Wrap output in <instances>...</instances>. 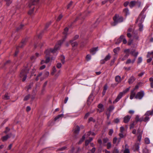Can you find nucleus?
Here are the masks:
<instances>
[{
    "instance_id": "f257e3e1",
    "label": "nucleus",
    "mask_w": 153,
    "mask_h": 153,
    "mask_svg": "<svg viewBox=\"0 0 153 153\" xmlns=\"http://www.w3.org/2000/svg\"><path fill=\"white\" fill-rule=\"evenodd\" d=\"M68 28L67 27L65 28L64 30V31L63 32V34L64 35L65 37L62 40L59 41L56 44L54 48L50 49L49 50H47L45 51V54H46L45 57L46 63L49 62L50 60L51 54L54 53L56 51L60 48V46L63 42L65 41L66 38L67 33L68 30Z\"/></svg>"
},
{
    "instance_id": "f03ea898",
    "label": "nucleus",
    "mask_w": 153,
    "mask_h": 153,
    "mask_svg": "<svg viewBox=\"0 0 153 153\" xmlns=\"http://www.w3.org/2000/svg\"><path fill=\"white\" fill-rule=\"evenodd\" d=\"M29 70V68L28 66L26 67L23 69L20 72V76L21 78H22V81H25L27 77V74L28 73Z\"/></svg>"
},
{
    "instance_id": "7ed1b4c3",
    "label": "nucleus",
    "mask_w": 153,
    "mask_h": 153,
    "mask_svg": "<svg viewBox=\"0 0 153 153\" xmlns=\"http://www.w3.org/2000/svg\"><path fill=\"white\" fill-rule=\"evenodd\" d=\"M113 19L114 22L112 23L111 25L114 26L116 25L118 23L122 22L123 21V18L117 14L114 16L113 18Z\"/></svg>"
},
{
    "instance_id": "20e7f679",
    "label": "nucleus",
    "mask_w": 153,
    "mask_h": 153,
    "mask_svg": "<svg viewBox=\"0 0 153 153\" xmlns=\"http://www.w3.org/2000/svg\"><path fill=\"white\" fill-rule=\"evenodd\" d=\"M144 95V92L143 91H141L138 92L135 96V98L139 100H141Z\"/></svg>"
},
{
    "instance_id": "39448f33",
    "label": "nucleus",
    "mask_w": 153,
    "mask_h": 153,
    "mask_svg": "<svg viewBox=\"0 0 153 153\" xmlns=\"http://www.w3.org/2000/svg\"><path fill=\"white\" fill-rule=\"evenodd\" d=\"M124 52L125 53V55L121 59V60L123 61L126 60L130 54V50L129 49H125L124 51Z\"/></svg>"
},
{
    "instance_id": "423d86ee",
    "label": "nucleus",
    "mask_w": 153,
    "mask_h": 153,
    "mask_svg": "<svg viewBox=\"0 0 153 153\" xmlns=\"http://www.w3.org/2000/svg\"><path fill=\"white\" fill-rule=\"evenodd\" d=\"M80 131L79 127L77 126H76L74 132V137L75 139L78 138V135Z\"/></svg>"
},
{
    "instance_id": "0eeeda50",
    "label": "nucleus",
    "mask_w": 153,
    "mask_h": 153,
    "mask_svg": "<svg viewBox=\"0 0 153 153\" xmlns=\"http://www.w3.org/2000/svg\"><path fill=\"white\" fill-rule=\"evenodd\" d=\"M39 0H31L29 5L30 8H31L33 5L37 4L39 2Z\"/></svg>"
},
{
    "instance_id": "6e6552de",
    "label": "nucleus",
    "mask_w": 153,
    "mask_h": 153,
    "mask_svg": "<svg viewBox=\"0 0 153 153\" xmlns=\"http://www.w3.org/2000/svg\"><path fill=\"white\" fill-rule=\"evenodd\" d=\"M139 4V6H140V2H138L135 1H132L130 2L129 4V6L131 8H132L135 5H137V4Z\"/></svg>"
},
{
    "instance_id": "1a4fd4ad",
    "label": "nucleus",
    "mask_w": 153,
    "mask_h": 153,
    "mask_svg": "<svg viewBox=\"0 0 153 153\" xmlns=\"http://www.w3.org/2000/svg\"><path fill=\"white\" fill-rule=\"evenodd\" d=\"M123 92H120L118 94L116 99L113 102V103H115L118 102L123 96Z\"/></svg>"
},
{
    "instance_id": "9d476101",
    "label": "nucleus",
    "mask_w": 153,
    "mask_h": 153,
    "mask_svg": "<svg viewBox=\"0 0 153 153\" xmlns=\"http://www.w3.org/2000/svg\"><path fill=\"white\" fill-rule=\"evenodd\" d=\"M26 43V39H23L22 41L19 44V46L17 47L18 48H22L25 45Z\"/></svg>"
},
{
    "instance_id": "9b49d317",
    "label": "nucleus",
    "mask_w": 153,
    "mask_h": 153,
    "mask_svg": "<svg viewBox=\"0 0 153 153\" xmlns=\"http://www.w3.org/2000/svg\"><path fill=\"white\" fill-rule=\"evenodd\" d=\"M131 118V116L128 115H126L124 117L123 122L125 123H128L129 122Z\"/></svg>"
},
{
    "instance_id": "f8f14e48",
    "label": "nucleus",
    "mask_w": 153,
    "mask_h": 153,
    "mask_svg": "<svg viewBox=\"0 0 153 153\" xmlns=\"http://www.w3.org/2000/svg\"><path fill=\"white\" fill-rule=\"evenodd\" d=\"M130 54L134 56L135 58H136L138 54V52H135V50H133L131 51H130Z\"/></svg>"
},
{
    "instance_id": "ddd939ff",
    "label": "nucleus",
    "mask_w": 153,
    "mask_h": 153,
    "mask_svg": "<svg viewBox=\"0 0 153 153\" xmlns=\"http://www.w3.org/2000/svg\"><path fill=\"white\" fill-rule=\"evenodd\" d=\"M49 74V72L48 71H45L43 72V76L40 78V80L42 81L45 78L47 77Z\"/></svg>"
},
{
    "instance_id": "4468645a",
    "label": "nucleus",
    "mask_w": 153,
    "mask_h": 153,
    "mask_svg": "<svg viewBox=\"0 0 153 153\" xmlns=\"http://www.w3.org/2000/svg\"><path fill=\"white\" fill-rule=\"evenodd\" d=\"M144 18L145 17L144 15H143L142 14H140L138 17V20L140 21V23H142L144 21Z\"/></svg>"
},
{
    "instance_id": "2eb2a0df",
    "label": "nucleus",
    "mask_w": 153,
    "mask_h": 153,
    "mask_svg": "<svg viewBox=\"0 0 153 153\" xmlns=\"http://www.w3.org/2000/svg\"><path fill=\"white\" fill-rule=\"evenodd\" d=\"M11 134H8L2 137V140L3 141L7 140L8 139L10 138L11 136Z\"/></svg>"
},
{
    "instance_id": "dca6fc26",
    "label": "nucleus",
    "mask_w": 153,
    "mask_h": 153,
    "mask_svg": "<svg viewBox=\"0 0 153 153\" xmlns=\"http://www.w3.org/2000/svg\"><path fill=\"white\" fill-rule=\"evenodd\" d=\"M98 51V47L93 48L91 49L90 51V52L93 55L97 51Z\"/></svg>"
},
{
    "instance_id": "f3484780",
    "label": "nucleus",
    "mask_w": 153,
    "mask_h": 153,
    "mask_svg": "<svg viewBox=\"0 0 153 153\" xmlns=\"http://www.w3.org/2000/svg\"><path fill=\"white\" fill-rule=\"evenodd\" d=\"M135 92L134 91V90H132L131 91V95L130 97V99L131 100H132L134 97H135Z\"/></svg>"
},
{
    "instance_id": "a211bd4d",
    "label": "nucleus",
    "mask_w": 153,
    "mask_h": 153,
    "mask_svg": "<svg viewBox=\"0 0 153 153\" xmlns=\"http://www.w3.org/2000/svg\"><path fill=\"white\" fill-rule=\"evenodd\" d=\"M80 149L78 148L75 150V149L74 147H72L71 151V153H79V151Z\"/></svg>"
},
{
    "instance_id": "6ab92c4d",
    "label": "nucleus",
    "mask_w": 153,
    "mask_h": 153,
    "mask_svg": "<svg viewBox=\"0 0 153 153\" xmlns=\"http://www.w3.org/2000/svg\"><path fill=\"white\" fill-rule=\"evenodd\" d=\"M70 42L73 47L76 46L78 45V43L76 42H74L73 40H71L70 41Z\"/></svg>"
},
{
    "instance_id": "aec40b11",
    "label": "nucleus",
    "mask_w": 153,
    "mask_h": 153,
    "mask_svg": "<svg viewBox=\"0 0 153 153\" xmlns=\"http://www.w3.org/2000/svg\"><path fill=\"white\" fill-rule=\"evenodd\" d=\"M121 77L119 76H117L115 77V81L116 82L119 83L121 81Z\"/></svg>"
},
{
    "instance_id": "412c9836",
    "label": "nucleus",
    "mask_w": 153,
    "mask_h": 153,
    "mask_svg": "<svg viewBox=\"0 0 153 153\" xmlns=\"http://www.w3.org/2000/svg\"><path fill=\"white\" fill-rule=\"evenodd\" d=\"M139 144L138 143H136L135 144L133 148L134 149L135 151H138L139 149Z\"/></svg>"
},
{
    "instance_id": "4be33fe9",
    "label": "nucleus",
    "mask_w": 153,
    "mask_h": 153,
    "mask_svg": "<svg viewBox=\"0 0 153 153\" xmlns=\"http://www.w3.org/2000/svg\"><path fill=\"white\" fill-rule=\"evenodd\" d=\"M123 12L126 16L129 15V10L127 8H126L124 9L123 10Z\"/></svg>"
},
{
    "instance_id": "5701e85b",
    "label": "nucleus",
    "mask_w": 153,
    "mask_h": 153,
    "mask_svg": "<svg viewBox=\"0 0 153 153\" xmlns=\"http://www.w3.org/2000/svg\"><path fill=\"white\" fill-rule=\"evenodd\" d=\"M147 116H152L153 115V109L151 111H147L145 114Z\"/></svg>"
},
{
    "instance_id": "b1692460",
    "label": "nucleus",
    "mask_w": 153,
    "mask_h": 153,
    "mask_svg": "<svg viewBox=\"0 0 153 153\" xmlns=\"http://www.w3.org/2000/svg\"><path fill=\"white\" fill-rule=\"evenodd\" d=\"M135 80V78L133 76H131L130 78L128 80V83L130 84L133 83Z\"/></svg>"
},
{
    "instance_id": "393cba45",
    "label": "nucleus",
    "mask_w": 153,
    "mask_h": 153,
    "mask_svg": "<svg viewBox=\"0 0 153 153\" xmlns=\"http://www.w3.org/2000/svg\"><path fill=\"white\" fill-rule=\"evenodd\" d=\"M143 121L144 122H146L148 121L149 120V118L148 117V116H147V115H146L145 114L143 116Z\"/></svg>"
},
{
    "instance_id": "a878e982",
    "label": "nucleus",
    "mask_w": 153,
    "mask_h": 153,
    "mask_svg": "<svg viewBox=\"0 0 153 153\" xmlns=\"http://www.w3.org/2000/svg\"><path fill=\"white\" fill-rule=\"evenodd\" d=\"M120 49L119 47H117L113 50V52L114 53V55L115 56L117 54V53Z\"/></svg>"
},
{
    "instance_id": "bb28decb",
    "label": "nucleus",
    "mask_w": 153,
    "mask_h": 153,
    "mask_svg": "<svg viewBox=\"0 0 153 153\" xmlns=\"http://www.w3.org/2000/svg\"><path fill=\"white\" fill-rule=\"evenodd\" d=\"M4 1L6 2V5L7 7L9 6L12 2L11 0H4Z\"/></svg>"
},
{
    "instance_id": "cd10ccee",
    "label": "nucleus",
    "mask_w": 153,
    "mask_h": 153,
    "mask_svg": "<svg viewBox=\"0 0 153 153\" xmlns=\"http://www.w3.org/2000/svg\"><path fill=\"white\" fill-rule=\"evenodd\" d=\"M85 138V135H83L82 138L78 142V144H81L84 141Z\"/></svg>"
},
{
    "instance_id": "c85d7f7f",
    "label": "nucleus",
    "mask_w": 153,
    "mask_h": 153,
    "mask_svg": "<svg viewBox=\"0 0 153 153\" xmlns=\"http://www.w3.org/2000/svg\"><path fill=\"white\" fill-rule=\"evenodd\" d=\"M151 57L153 58V51L151 52H148L147 55V58H149Z\"/></svg>"
},
{
    "instance_id": "c756f323",
    "label": "nucleus",
    "mask_w": 153,
    "mask_h": 153,
    "mask_svg": "<svg viewBox=\"0 0 153 153\" xmlns=\"http://www.w3.org/2000/svg\"><path fill=\"white\" fill-rule=\"evenodd\" d=\"M39 56V54L38 53H36L35 56H33L31 57V60H33L36 58V57H38Z\"/></svg>"
},
{
    "instance_id": "7c9ffc66",
    "label": "nucleus",
    "mask_w": 153,
    "mask_h": 153,
    "mask_svg": "<svg viewBox=\"0 0 153 153\" xmlns=\"http://www.w3.org/2000/svg\"><path fill=\"white\" fill-rule=\"evenodd\" d=\"M111 56L110 53H108V54L104 58L105 60V61H107L109 60L111 58Z\"/></svg>"
},
{
    "instance_id": "2f4dec72",
    "label": "nucleus",
    "mask_w": 153,
    "mask_h": 153,
    "mask_svg": "<svg viewBox=\"0 0 153 153\" xmlns=\"http://www.w3.org/2000/svg\"><path fill=\"white\" fill-rule=\"evenodd\" d=\"M114 107L113 105H110L109 106L108 110L109 112L111 113L114 109Z\"/></svg>"
},
{
    "instance_id": "473e14b6",
    "label": "nucleus",
    "mask_w": 153,
    "mask_h": 153,
    "mask_svg": "<svg viewBox=\"0 0 153 153\" xmlns=\"http://www.w3.org/2000/svg\"><path fill=\"white\" fill-rule=\"evenodd\" d=\"M3 98L4 100H8L10 98V97L8 93H6L5 94Z\"/></svg>"
},
{
    "instance_id": "72a5a7b5",
    "label": "nucleus",
    "mask_w": 153,
    "mask_h": 153,
    "mask_svg": "<svg viewBox=\"0 0 153 153\" xmlns=\"http://www.w3.org/2000/svg\"><path fill=\"white\" fill-rule=\"evenodd\" d=\"M116 59V58L115 57H114V59L111 60V62L110 63V66H112L114 65Z\"/></svg>"
},
{
    "instance_id": "f704fd0d",
    "label": "nucleus",
    "mask_w": 153,
    "mask_h": 153,
    "mask_svg": "<svg viewBox=\"0 0 153 153\" xmlns=\"http://www.w3.org/2000/svg\"><path fill=\"white\" fill-rule=\"evenodd\" d=\"M43 74V72H40L39 73V74L35 78V80L37 81L39 79V78Z\"/></svg>"
},
{
    "instance_id": "c9c22d12",
    "label": "nucleus",
    "mask_w": 153,
    "mask_h": 153,
    "mask_svg": "<svg viewBox=\"0 0 153 153\" xmlns=\"http://www.w3.org/2000/svg\"><path fill=\"white\" fill-rule=\"evenodd\" d=\"M138 26L139 27V30L140 31H142L143 30V25L141 23L138 24Z\"/></svg>"
},
{
    "instance_id": "e433bc0d",
    "label": "nucleus",
    "mask_w": 153,
    "mask_h": 153,
    "mask_svg": "<svg viewBox=\"0 0 153 153\" xmlns=\"http://www.w3.org/2000/svg\"><path fill=\"white\" fill-rule=\"evenodd\" d=\"M149 80L151 82V87L152 88H153V77L150 78L149 79Z\"/></svg>"
},
{
    "instance_id": "4c0bfd02",
    "label": "nucleus",
    "mask_w": 153,
    "mask_h": 153,
    "mask_svg": "<svg viewBox=\"0 0 153 153\" xmlns=\"http://www.w3.org/2000/svg\"><path fill=\"white\" fill-rule=\"evenodd\" d=\"M30 95L29 94L25 96L23 99V100L24 101H27L30 98Z\"/></svg>"
},
{
    "instance_id": "58836bf2",
    "label": "nucleus",
    "mask_w": 153,
    "mask_h": 153,
    "mask_svg": "<svg viewBox=\"0 0 153 153\" xmlns=\"http://www.w3.org/2000/svg\"><path fill=\"white\" fill-rule=\"evenodd\" d=\"M34 7H32V9L30 10L28 12V14L30 15H31L33 13L34 11Z\"/></svg>"
},
{
    "instance_id": "ea45409f",
    "label": "nucleus",
    "mask_w": 153,
    "mask_h": 153,
    "mask_svg": "<svg viewBox=\"0 0 153 153\" xmlns=\"http://www.w3.org/2000/svg\"><path fill=\"white\" fill-rule=\"evenodd\" d=\"M145 142L146 144H149L150 143L149 139L147 137H146L145 139Z\"/></svg>"
},
{
    "instance_id": "a19ab883",
    "label": "nucleus",
    "mask_w": 153,
    "mask_h": 153,
    "mask_svg": "<svg viewBox=\"0 0 153 153\" xmlns=\"http://www.w3.org/2000/svg\"><path fill=\"white\" fill-rule=\"evenodd\" d=\"M24 26V25H20V26L17 28L16 29L17 31H18L19 30L22 29V28Z\"/></svg>"
},
{
    "instance_id": "79ce46f5",
    "label": "nucleus",
    "mask_w": 153,
    "mask_h": 153,
    "mask_svg": "<svg viewBox=\"0 0 153 153\" xmlns=\"http://www.w3.org/2000/svg\"><path fill=\"white\" fill-rule=\"evenodd\" d=\"M137 123L135 122H133L132 123H131L130 125V128L131 129L134 127V126L135 125H136Z\"/></svg>"
},
{
    "instance_id": "37998d69",
    "label": "nucleus",
    "mask_w": 153,
    "mask_h": 153,
    "mask_svg": "<svg viewBox=\"0 0 153 153\" xmlns=\"http://www.w3.org/2000/svg\"><path fill=\"white\" fill-rule=\"evenodd\" d=\"M87 149L90 152H91V153H94L95 152L96 149L95 147H93V148L91 149H88V148Z\"/></svg>"
},
{
    "instance_id": "c03bdc74",
    "label": "nucleus",
    "mask_w": 153,
    "mask_h": 153,
    "mask_svg": "<svg viewBox=\"0 0 153 153\" xmlns=\"http://www.w3.org/2000/svg\"><path fill=\"white\" fill-rule=\"evenodd\" d=\"M51 22H50L48 23H47L46 24L45 28V30H46V29L49 26L51 25Z\"/></svg>"
},
{
    "instance_id": "a18cd8bd",
    "label": "nucleus",
    "mask_w": 153,
    "mask_h": 153,
    "mask_svg": "<svg viewBox=\"0 0 153 153\" xmlns=\"http://www.w3.org/2000/svg\"><path fill=\"white\" fill-rule=\"evenodd\" d=\"M67 149V147L66 146H64L60 148L59 149H57V151H63Z\"/></svg>"
},
{
    "instance_id": "49530a36",
    "label": "nucleus",
    "mask_w": 153,
    "mask_h": 153,
    "mask_svg": "<svg viewBox=\"0 0 153 153\" xmlns=\"http://www.w3.org/2000/svg\"><path fill=\"white\" fill-rule=\"evenodd\" d=\"M139 116L138 115H137L136 116L135 119V121H134L136 123H137L138 122H139Z\"/></svg>"
},
{
    "instance_id": "de8ad7c7",
    "label": "nucleus",
    "mask_w": 153,
    "mask_h": 153,
    "mask_svg": "<svg viewBox=\"0 0 153 153\" xmlns=\"http://www.w3.org/2000/svg\"><path fill=\"white\" fill-rule=\"evenodd\" d=\"M56 70L55 67L54 66L52 68V72L51 73L52 75H53L56 72Z\"/></svg>"
},
{
    "instance_id": "09e8293b",
    "label": "nucleus",
    "mask_w": 153,
    "mask_h": 153,
    "mask_svg": "<svg viewBox=\"0 0 153 153\" xmlns=\"http://www.w3.org/2000/svg\"><path fill=\"white\" fill-rule=\"evenodd\" d=\"M63 116V114H61L58 115L56 117L54 118V120L56 121L60 117H61Z\"/></svg>"
},
{
    "instance_id": "8fccbe9b",
    "label": "nucleus",
    "mask_w": 153,
    "mask_h": 153,
    "mask_svg": "<svg viewBox=\"0 0 153 153\" xmlns=\"http://www.w3.org/2000/svg\"><path fill=\"white\" fill-rule=\"evenodd\" d=\"M137 140L139 141H140L141 140V138H142V134H137Z\"/></svg>"
},
{
    "instance_id": "3c124183",
    "label": "nucleus",
    "mask_w": 153,
    "mask_h": 153,
    "mask_svg": "<svg viewBox=\"0 0 153 153\" xmlns=\"http://www.w3.org/2000/svg\"><path fill=\"white\" fill-rule=\"evenodd\" d=\"M91 121H92L94 123L95 122V120L92 117H91L89 118L88 120V122L89 123Z\"/></svg>"
},
{
    "instance_id": "603ef678",
    "label": "nucleus",
    "mask_w": 153,
    "mask_h": 153,
    "mask_svg": "<svg viewBox=\"0 0 153 153\" xmlns=\"http://www.w3.org/2000/svg\"><path fill=\"white\" fill-rule=\"evenodd\" d=\"M113 152V153H119V151L116 147H115L114 149Z\"/></svg>"
},
{
    "instance_id": "864d4df0",
    "label": "nucleus",
    "mask_w": 153,
    "mask_h": 153,
    "mask_svg": "<svg viewBox=\"0 0 153 153\" xmlns=\"http://www.w3.org/2000/svg\"><path fill=\"white\" fill-rule=\"evenodd\" d=\"M113 132H114L113 130L112 129H111L109 130V131L108 132V134L110 136H111V135H112Z\"/></svg>"
},
{
    "instance_id": "5fc2aeb1",
    "label": "nucleus",
    "mask_w": 153,
    "mask_h": 153,
    "mask_svg": "<svg viewBox=\"0 0 153 153\" xmlns=\"http://www.w3.org/2000/svg\"><path fill=\"white\" fill-rule=\"evenodd\" d=\"M142 61V58L141 57H139L138 59L137 63L138 64H140L141 63Z\"/></svg>"
},
{
    "instance_id": "6e6d98bb",
    "label": "nucleus",
    "mask_w": 153,
    "mask_h": 153,
    "mask_svg": "<svg viewBox=\"0 0 153 153\" xmlns=\"http://www.w3.org/2000/svg\"><path fill=\"white\" fill-rule=\"evenodd\" d=\"M130 87H128L126 88L125 90H124L122 92L123 93V94H125L129 90Z\"/></svg>"
},
{
    "instance_id": "4d7b16f0",
    "label": "nucleus",
    "mask_w": 153,
    "mask_h": 153,
    "mask_svg": "<svg viewBox=\"0 0 153 153\" xmlns=\"http://www.w3.org/2000/svg\"><path fill=\"white\" fill-rule=\"evenodd\" d=\"M111 147V143L110 142H108L107 144V148L108 149H109Z\"/></svg>"
},
{
    "instance_id": "13d9d810",
    "label": "nucleus",
    "mask_w": 153,
    "mask_h": 153,
    "mask_svg": "<svg viewBox=\"0 0 153 153\" xmlns=\"http://www.w3.org/2000/svg\"><path fill=\"white\" fill-rule=\"evenodd\" d=\"M65 57L62 56H61V61L64 64L65 63Z\"/></svg>"
},
{
    "instance_id": "bf43d9fd",
    "label": "nucleus",
    "mask_w": 153,
    "mask_h": 153,
    "mask_svg": "<svg viewBox=\"0 0 153 153\" xmlns=\"http://www.w3.org/2000/svg\"><path fill=\"white\" fill-rule=\"evenodd\" d=\"M91 55L89 54H88L86 56V59H87V60L88 61H89L91 59Z\"/></svg>"
},
{
    "instance_id": "052dcab7",
    "label": "nucleus",
    "mask_w": 153,
    "mask_h": 153,
    "mask_svg": "<svg viewBox=\"0 0 153 153\" xmlns=\"http://www.w3.org/2000/svg\"><path fill=\"white\" fill-rule=\"evenodd\" d=\"M62 66V64L60 63H58L56 65V68H60Z\"/></svg>"
},
{
    "instance_id": "680f3d73",
    "label": "nucleus",
    "mask_w": 153,
    "mask_h": 153,
    "mask_svg": "<svg viewBox=\"0 0 153 153\" xmlns=\"http://www.w3.org/2000/svg\"><path fill=\"white\" fill-rule=\"evenodd\" d=\"M10 130V129L8 127H6L5 131H4V132L7 134Z\"/></svg>"
},
{
    "instance_id": "e2e57ef3",
    "label": "nucleus",
    "mask_w": 153,
    "mask_h": 153,
    "mask_svg": "<svg viewBox=\"0 0 153 153\" xmlns=\"http://www.w3.org/2000/svg\"><path fill=\"white\" fill-rule=\"evenodd\" d=\"M62 16L61 14L58 17L57 19V21H59L61 20V19L62 18Z\"/></svg>"
},
{
    "instance_id": "0e129e2a",
    "label": "nucleus",
    "mask_w": 153,
    "mask_h": 153,
    "mask_svg": "<svg viewBox=\"0 0 153 153\" xmlns=\"http://www.w3.org/2000/svg\"><path fill=\"white\" fill-rule=\"evenodd\" d=\"M91 131H89L88 132L86 133L84 135H85V136L86 135H87V136H90V135H91Z\"/></svg>"
},
{
    "instance_id": "69168bd1",
    "label": "nucleus",
    "mask_w": 153,
    "mask_h": 153,
    "mask_svg": "<svg viewBox=\"0 0 153 153\" xmlns=\"http://www.w3.org/2000/svg\"><path fill=\"white\" fill-rule=\"evenodd\" d=\"M108 139L107 138H104L103 139V143H106L108 142Z\"/></svg>"
},
{
    "instance_id": "338daca9",
    "label": "nucleus",
    "mask_w": 153,
    "mask_h": 153,
    "mask_svg": "<svg viewBox=\"0 0 153 153\" xmlns=\"http://www.w3.org/2000/svg\"><path fill=\"white\" fill-rule=\"evenodd\" d=\"M10 62V60H8L6 61L5 63L4 64V66H6L8 65H9Z\"/></svg>"
},
{
    "instance_id": "774afa93",
    "label": "nucleus",
    "mask_w": 153,
    "mask_h": 153,
    "mask_svg": "<svg viewBox=\"0 0 153 153\" xmlns=\"http://www.w3.org/2000/svg\"><path fill=\"white\" fill-rule=\"evenodd\" d=\"M123 153H130L129 149H126L124 150Z\"/></svg>"
}]
</instances>
